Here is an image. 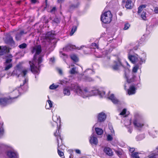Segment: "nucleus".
<instances>
[{
	"mask_svg": "<svg viewBox=\"0 0 158 158\" xmlns=\"http://www.w3.org/2000/svg\"><path fill=\"white\" fill-rule=\"evenodd\" d=\"M19 91L17 90L13 91L12 93L13 97H3L0 98V105L5 106L10 104L13 102V99L17 98L19 96Z\"/></svg>",
	"mask_w": 158,
	"mask_h": 158,
	"instance_id": "nucleus-1",
	"label": "nucleus"
},
{
	"mask_svg": "<svg viewBox=\"0 0 158 158\" xmlns=\"http://www.w3.org/2000/svg\"><path fill=\"white\" fill-rule=\"evenodd\" d=\"M112 14L110 11L108 10L102 13L101 15L100 19L104 23H109L112 21Z\"/></svg>",
	"mask_w": 158,
	"mask_h": 158,
	"instance_id": "nucleus-2",
	"label": "nucleus"
},
{
	"mask_svg": "<svg viewBox=\"0 0 158 158\" xmlns=\"http://www.w3.org/2000/svg\"><path fill=\"white\" fill-rule=\"evenodd\" d=\"M121 67H123V65L121 61V59L118 57L115 60L113 61L111 67L114 70H119Z\"/></svg>",
	"mask_w": 158,
	"mask_h": 158,
	"instance_id": "nucleus-3",
	"label": "nucleus"
},
{
	"mask_svg": "<svg viewBox=\"0 0 158 158\" xmlns=\"http://www.w3.org/2000/svg\"><path fill=\"white\" fill-rule=\"evenodd\" d=\"M133 124L135 127L142 128L144 126L143 119L139 117L135 118L133 121Z\"/></svg>",
	"mask_w": 158,
	"mask_h": 158,
	"instance_id": "nucleus-4",
	"label": "nucleus"
},
{
	"mask_svg": "<svg viewBox=\"0 0 158 158\" xmlns=\"http://www.w3.org/2000/svg\"><path fill=\"white\" fill-rule=\"evenodd\" d=\"M55 128L56 132H54V135L56 138L58 147L60 144V145L63 144L62 139L60 133L59 132V130H58V127L57 129L55 127Z\"/></svg>",
	"mask_w": 158,
	"mask_h": 158,
	"instance_id": "nucleus-5",
	"label": "nucleus"
},
{
	"mask_svg": "<svg viewBox=\"0 0 158 158\" xmlns=\"http://www.w3.org/2000/svg\"><path fill=\"white\" fill-rule=\"evenodd\" d=\"M71 89L73 90L77 94H81L82 90L81 87L77 84H74L71 85L70 87Z\"/></svg>",
	"mask_w": 158,
	"mask_h": 158,
	"instance_id": "nucleus-6",
	"label": "nucleus"
},
{
	"mask_svg": "<svg viewBox=\"0 0 158 158\" xmlns=\"http://www.w3.org/2000/svg\"><path fill=\"white\" fill-rule=\"evenodd\" d=\"M4 41L6 44L10 45H14L15 44L12 37L10 34L7 35L6 36Z\"/></svg>",
	"mask_w": 158,
	"mask_h": 158,
	"instance_id": "nucleus-7",
	"label": "nucleus"
},
{
	"mask_svg": "<svg viewBox=\"0 0 158 158\" xmlns=\"http://www.w3.org/2000/svg\"><path fill=\"white\" fill-rule=\"evenodd\" d=\"M128 58L129 60L133 64H135L138 62L139 57L138 55L137 54L132 55L129 53Z\"/></svg>",
	"mask_w": 158,
	"mask_h": 158,
	"instance_id": "nucleus-8",
	"label": "nucleus"
},
{
	"mask_svg": "<svg viewBox=\"0 0 158 158\" xmlns=\"http://www.w3.org/2000/svg\"><path fill=\"white\" fill-rule=\"evenodd\" d=\"M22 70V66L21 65L18 64L16 66L14 70L13 71L12 74L13 75H15L19 77V75L21 73Z\"/></svg>",
	"mask_w": 158,
	"mask_h": 158,
	"instance_id": "nucleus-9",
	"label": "nucleus"
},
{
	"mask_svg": "<svg viewBox=\"0 0 158 158\" xmlns=\"http://www.w3.org/2000/svg\"><path fill=\"white\" fill-rule=\"evenodd\" d=\"M78 49V50L81 49L80 48H77L75 45H73L71 44H67L63 48L64 50L66 52L72 51L73 49Z\"/></svg>",
	"mask_w": 158,
	"mask_h": 158,
	"instance_id": "nucleus-10",
	"label": "nucleus"
},
{
	"mask_svg": "<svg viewBox=\"0 0 158 158\" xmlns=\"http://www.w3.org/2000/svg\"><path fill=\"white\" fill-rule=\"evenodd\" d=\"M7 155L9 158H19L18 154L16 152L11 150L7 152Z\"/></svg>",
	"mask_w": 158,
	"mask_h": 158,
	"instance_id": "nucleus-11",
	"label": "nucleus"
},
{
	"mask_svg": "<svg viewBox=\"0 0 158 158\" xmlns=\"http://www.w3.org/2000/svg\"><path fill=\"white\" fill-rule=\"evenodd\" d=\"M52 118L53 121L54 123H53L54 126L57 129L58 127V123H60V119L57 115H53Z\"/></svg>",
	"mask_w": 158,
	"mask_h": 158,
	"instance_id": "nucleus-12",
	"label": "nucleus"
},
{
	"mask_svg": "<svg viewBox=\"0 0 158 158\" xmlns=\"http://www.w3.org/2000/svg\"><path fill=\"white\" fill-rule=\"evenodd\" d=\"M106 118V114L102 112L98 114V121L100 123L104 122Z\"/></svg>",
	"mask_w": 158,
	"mask_h": 158,
	"instance_id": "nucleus-13",
	"label": "nucleus"
},
{
	"mask_svg": "<svg viewBox=\"0 0 158 158\" xmlns=\"http://www.w3.org/2000/svg\"><path fill=\"white\" fill-rule=\"evenodd\" d=\"M132 1L131 0H127L126 2L125 0H123L122 3H126L125 5V7L128 9H132L133 5L132 4Z\"/></svg>",
	"mask_w": 158,
	"mask_h": 158,
	"instance_id": "nucleus-14",
	"label": "nucleus"
},
{
	"mask_svg": "<svg viewBox=\"0 0 158 158\" xmlns=\"http://www.w3.org/2000/svg\"><path fill=\"white\" fill-rule=\"evenodd\" d=\"M103 152L106 155L109 156H111L113 155V152L112 150L109 147H105L103 149Z\"/></svg>",
	"mask_w": 158,
	"mask_h": 158,
	"instance_id": "nucleus-15",
	"label": "nucleus"
},
{
	"mask_svg": "<svg viewBox=\"0 0 158 158\" xmlns=\"http://www.w3.org/2000/svg\"><path fill=\"white\" fill-rule=\"evenodd\" d=\"M136 89L134 85H131L127 89V94L129 95L135 94L136 93Z\"/></svg>",
	"mask_w": 158,
	"mask_h": 158,
	"instance_id": "nucleus-16",
	"label": "nucleus"
},
{
	"mask_svg": "<svg viewBox=\"0 0 158 158\" xmlns=\"http://www.w3.org/2000/svg\"><path fill=\"white\" fill-rule=\"evenodd\" d=\"M10 50L7 49V47L6 46L2 47L0 46V56L4 55L6 53H9Z\"/></svg>",
	"mask_w": 158,
	"mask_h": 158,
	"instance_id": "nucleus-17",
	"label": "nucleus"
},
{
	"mask_svg": "<svg viewBox=\"0 0 158 158\" xmlns=\"http://www.w3.org/2000/svg\"><path fill=\"white\" fill-rule=\"evenodd\" d=\"M30 69L31 72L35 74L38 73L39 71V68L37 66H35L33 63H32L30 65Z\"/></svg>",
	"mask_w": 158,
	"mask_h": 158,
	"instance_id": "nucleus-18",
	"label": "nucleus"
},
{
	"mask_svg": "<svg viewBox=\"0 0 158 158\" xmlns=\"http://www.w3.org/2000/svg\"><path fill=\"white\" fill-rule=\"evenodd\" d=\"M89 142L91 144L96 145L98 143V140L97 138L93 135V136L90 137L89 139Z\"/></svg>",
	"mask_w": 158,
	"mask_h": 158,
	"instance_id": "nucleus-19",
	"label": "nucleus"
},
{
	"mask_svg": "<svg viewBox=\"0 0 158 158\" xmlns=\"http://www.w3.org/2000/svg\"><path fill=\"white\" fill-rule=\"evenodd\" d=\"M108 98L114 104H117L119 102L118 100L114 97V94H111L108 97Z\"/></svg>",
	"mask_w": 158,
	"mask_h": 158,
	"instance_id": "nucleus-20",
	"label": "nucleus"
},
{
	"mask_svg": "<svg viewBox=\"0 0 158 158\" xmlns=\"http://www.w3.org/2000/svg\"><path fill=\"white\" fill-rule=\"evenodd\" d=\"M80 2H78L76 4H72L69 7V11L71 12L75 8H78L80 5Z\"/></svg>",
	"mask_w": 158,
	"mask_h": 158,
	"instance_id": "nucleus-21",
	"label": "nucleus"
},
{
	"mask_svg": "<svg viewBox=\"0 0 158 158\" xmlns=\"http://www.w3.org/2000/svg\"><path fill=\"white\" fill-rule=\"evenodd\" d=\"M71 59L74 62H77L79 61V58L77 55L75 54H72L70 56Z\"/></svg>",
	"mask_w": 158,
	"mask_h": 158,
	"instance_id": "nucleus-22",
	"label": "nucleus"
},
{
	"mask_svg": "<svg viewBox=\"0 0 158 158\" xmlns=\"http://www.w3.org/2000/svg\"><path fill=\"white\" fill-rule=\"evenodd\" d=\"M125 76L126 77V78L127 79V82L129 83H131L134 82H135V78L136 77L134 75H133L132 77H131L129 79L126 76V73H125Z\"/></svg>",
	"mask_w": 158,
	"mask_h": 158,
	"instance_id": "nucleus-23",
	"label": "nucleus"
},
{
	"mask_svg": "<svg viewBox=\"0 0 158 158\" xmlns=\"http://www.w3.org/2000/svg\"><path fill=\"white\" fill-rule=\"evenodd\" d=\"M42 52L41 47L40 45H38L36 46V52L35 56L36 55L40 54Z\"/></svg>",
	"mask_w": 158,
	"mask_h": 158,
	"instance_id": "nucleus-24",
	"label": "nucleus"
},
{
	"mask_svg": "<svg viewBox=\"0 0 158 158\" xmlns=\"http://www.w3.org/2000/svg\"><path fill=\"white\" fill-rule=\"evenodd\" d=\"M69 87H66L63 89V93L64 95L69 96L70 94Z\"/></svg>",
	"mask_w": 158,
	"mask_h": 158,
	"instance_id": "nucleus-25",
	"label": "nucleus"
},
{
	"mask_svg": "<svg viewBox=\"0 0 158 158\" xmlns=\"http://www.w3.org/2000/svg\"><path fill=\"white\" fill-rule=\"evenodd\" d=\"M147 5H142L139 6L138 8V11L137 12L138 14L139 15L141 12L143 10V9L146 7Z\"/></svg>",
	"mask_w": 158,
	"mask_h": 158,
	"instance_id": "nucleus-26",
	"label": "nucleus"
},
{
	"mask_svg": "<svg viewBox=\"0 0 158 158\" xmlns=\"http://www.w3.org/2000/svg\"><path fill=\"white\" fill-rule=\"evenodd\" d=\"M77 27L76 26H73L71 31L69 33V35L71 36L73 35L74 33L77 30Z\"/></svg>",
	"mask_w": 158,
	"mask_h": 158,
	"instance_id": "nucleus-27",
	"label": "nucleus"
},
{
	"mask_svg": "<svg viewBox=\"0 0 158 158\" xmlns=\"http://www.w3.org/2000/svg\"><path fill=\"white\" fill-rule=\"evenodd\" d=\"M95 131L96 134L98 135H100L103 134V131L102 130L98 127H95Z\"/></svg>",
	"mask_w": 158,
	"mask_h": 158,
	"instance_id": "nucleus-28",
	"label": "nucleus"
},
{
	"mask_svg": "<svg viewBox=\"0 0 158 158\" xmlns=\"http://www.w3.org/2000/svg\"><path fill=\"white\" fill-rule=\"evenodd\" d=\"M158 154L157 153H152L148 156V158H158Z\"/></svg>",
	"mask_w": 158,
	"mask_h": 158,
	"instance_id": "nucleus-29",
	"label": "nucleus"
},
{
	"mask_svg": "<svg viewBox=\"0 0 158 158\" xmlns=\"http://www.w3.org/2000/svg\"><path fill=\"white\" fill-rule=\"evenodd\" d=\"M139 15H140L142 19L144 20H147L146 13V12L143 11L141 14H140Z\"/></svg>",
	"mask_w": 158,
	"mask_h": 158,
	"instance_id": "nucleus-30",
	"label": "nucleus"
},
{
	"mask_svg": "<svg viewBox=\"0 0 158 158\" xmlns=\"http://www.w3.org/2000/svg\"><path fill=\"white\" fill-rule=\"evenodd\" d=\"M5 65H6V66L4 68V70L5 71H7L9 69L11 68L13 66V64L12 63L6 64Z\"/></svg>",
	"mask_w": 158,
	"mask_h": 158,
	"instance_id": "nucleus-31",
	"label": "nucleus"
},
{
	"mask_svg": "<svg viewBox=\"0 0 158 158\" xmlns=\"http://www.w3.org/2000/svg\"><path fill=\"white\" fill-rule=\"evenodd\" d=\"M61 145H60V144L59 145V146L58 147V145H57V152L59 155L61 157L63 158L62 157L64 156V154L63 152L62 151H60L59 149V148L60 146H61Z\"/></svg>",
	"mask_w": 158,
	"mask_h": 158,
	"instance_id": "nucleus-32",
	"label": "nucleus"
},
{
	"mask_svg": "<svg viewBox=\"0 0 158 158\" xmlns=\"http://www.w3.org/2000/svg\"><path fill=\"white\" fill-rule=\"evenodd\" d=\"M22 35L19 33H17L15 35V40L18 41L20 40L21 39Z\"/></svg>",
	"mask_w": 158,
	"mask_h": 158,
	"instance_id": "nucleus-33",
	"label": "nucleus"
},
{
	"mask_svg": "<svg viewBox=\"0 0 158 158\" xmlns=\"http://www.w3.org/2000/svg\"><path fill=\"white\" fill-rule=\"evenodd\" d=\"M132 156L133 158H139V156L138 153L137 152H134L132 154Z\"/></svg>",
	"mask_w": 158,
	"mask_h": 158,
	"instance_id": "nucleus-34",
	"label": "nucleus"
},
{
	"mask_svg": "<svg viewBox=\"0 0 158 158\" xmlns=\"http://www.w3.org/2000/svg\"><path fill=\"white\" fill-rule=\"evenodd\" d=\"M27 47V44L25 43H23L19 46V48L20 49H24L26 48Z\"/></svg>",
	"mask_w": 158,
	"mask_h": 158,
	"instance_id": "nucleus-35",
	"label": "nucleus"
},
{
	"mask_svg": "<svg viewBox=\"0 0 158 158\" xmlns=\"http://www.w3.org/2000/svg\"><path fill=\"white\" fill-rule=\"evenodd\" d=\"M58 85H55L54 84L51 85L49 86V88L51 89H56Z\"/></svg>",
	"mask_w": 158,
	"mask_h": 158,
	"instance_id": "nucleus-36",
	"label": "nucleus"
},
{
	"mask_svg": "<svg viewBox=\"0 0 158 158\" xmlns=\"http://www.w3.org/2000/svg\"><path fill=\"white\" fill-rule=\"evenodd\" d=\"M12 60L10 58H7L6 59V61L4 63V64L11 63L12 62Z\"/></svg>",
	"mask_w": 158,
	"mask_h": 158,
	"instance_id": "nucleus-37",
	"label": "nucleus"
},
{
	"mask_svg": "<svg viewBox=\"0 0 158 158\" xmlns=\"http://www.w3.org/2000/svg\"><path fill=\"white\" fill-rule=\"evenodd\" d=\"M130 24L128 23H126L125 24L124 27L123 29L124 30H126L128 29L129 27H130Z\"/></svg>",
	"mask_w": 158,
	"mask_h": 158,
	"instance_id": "nucleus-38",
	"label": "nucleus"
},
{
	"mask_svg": "<svg viewBox=\"0 0 158 158\" xmlns=\"http://www.w3.org/2000/svg\"><path fill=\"white\" fill-rule=\"evenodd\" d=\"M43 21L45 23H47L48 22V20L47 19L46 16L44 15L43 17Z\"/></svg>",
	"mask_w": 158,
	"mask_h": 158,
	"instance_id": "nucleus-39",
	"label": "nucleus"
},
{
	"mask_svg": "<svg viewBox=\"0 0 158 158\" xmlns=\"http://www.w3.org/2000/svg\"><path fill=\"white\" fill-rule=\"evenodd\" d=\"M139 69V66L137 65L135 66L132 69V71L134 73L137 72L138 70Z\"/></svg>",
	"mask_w": 158,
	"mask_h": 158,
	"instance_id": "nucleus-40",
	"label": "nucleus"
},
{
	"mask_svg": "<svg viewBox=\"0 0 158 158\" xmlns=\"http://www.w3.org/2000/svg\"><path fill=\"white\" fill-rule=\"evenodd\" d=\"M92 46L93 47L94 49L98 48V45L96 43H93L92 44Z\"/></svg>",
	"mask_w": 158,
	"mask_h": 158,
	"instance_id": "nucleus-41",
	"label": "nucleus"
},
{
	"mask_svg": "<svg viewBox=\"0 0 158 158\" xmlns=\"http://www.w3.org/2000/svg\"><path fill=\"white\" fill-rule=\"evenodd\" d=\"M27 73V69H24L21 71V73H23V76L25 77Z\"/></svg>",
	"mask_w": 158,
	"mask_h": 158,
	"instance_id": "nucleus-42",
	"label": "nucleus"
},
{
	"mask_svg": "<svg viewBox=\"0 0 158 158\" xmlns=\"http://www.w3.org/2000/svg\"><path fill=\"white\" fill-rule=\"evenodd\" d=\"M4 132V130L3 128L2 127H1L0 128V135H2Z\"/></svg>",
	"mask_w": 158,
	"mask_h": 158,
	"instance_id": "nucleus-43",
	"label": "nucleus"
},
{
	"mask_svg": "<svg viewBox=\"0 0 158 158\" xmlns=\"http://www.w3.org/2000/svg\"><path fill=\"white\" fill-rule=\"evenodd\" d=\"M115 153L119 157H120L122 155L121 152L120 151L116 150L115 151Z\"/></svg>",
	"mask_w": 158,
	"mask_h": 158,
	"instance_id": "nucleus-44",
	"label": "nucleus"
},
{
	"mask_svg": "<svg viewBox=\"0 0 158 158\" xmlns=\"http://www.w3.org/2000/svg\"><path fill=\"white\" fill-rule=\"evenodd\" d=\"M76 73V69L75 68H73L70 71V73L71 74H74Z\"/></svg>",
	"mask_w": 158,
	"mask_h": 158,
	"instance_id": "nucleus-45",
	"label": "nucleus"
},
{
	"mask_svg": "<svg viewBox=\"0 0 158 158\" xmlns=\"http://www.w3.org/2000/svg\"><path fill=\"white\" fill-rule=\"evenodd\" d=\"M42 58L41 56H40L38 57V64H39L42 62Z\"/></svg>",
	"mask_w": 158,
	"mask_h": 158,
	"instance_id": "nucleus-46",
	"label": "nucleus"
},
{
	"mask_svg": "<svg viewBox=\"0 0 158 158\" xmlns=\"http://www.w3.org/2000/svg\"><path fill=\"white\" fill-rule=\"evenodd\" d=\"M56 10V7H53L51 10H50V12L51 13H55Z\"/></svg>",
	"mask_w": 158,
	"mask_h": 158,
	"instance_id": "nucleus-47",
	"label": "nucleus"
},
{
	"mask_svg": "<svg viewBox=\"0 0 158 158\" xmlns=\"http://www.w3.org/2000/svg\"><path fill=\"white\" fill-rule=\"evenodd\" d=\"M126 109H124L120 113V115H124L126 113Z\"/></svg>",
	"mask_w": 158,
	"mask_h": 158,
	"instance_id": "nucleus-48",
	"label": "nucleus"
},
{
	"mask_svg": "<svg viewBox=\"0 0 158 158\" xmlns=\"http://www.w3.org/2000/svg\"><path fill=\"white\" fill-rule=\"evenodd\" d=\"M113 139L112 136L110 135H108L107 136V140L108 141H111Z\"/></svg>",
	"mask_w": 158,
	"mask_h": 158,
	"instance_id": "nucleus-49",
	"label": "nucleus"
},
{
	"mask_svg": "<svg viewBox=\"0 0 158 158\" xmlns=\"http://www.w3.org/2000/svg\"><path fill=\"white\" fill-rule=\"evenodd\" d=\"M154 11L155 14H158V7L156 6L154 8Z\"/></svg>",
	"mask_w": 158,
	"mask_h": 158,
	"instance_id": "nucleus-50",
	"label": "nucleus"
},
{
	"mask_svg": "<svg viewBox=\"0 0 158 158\" xmlns=\"http://www.w3.org/2000/svg\"><path fill=\"white\" fill-rule=\"evenodd\" d=\"M48 104L49 105V108H51L52 106V102L50 100L48 101Z\"/></svg>",
	"mask_w": 158,
	"mask_h": 158,
	"instance_id": "nucleus-51",
	"label": "nucleus"
},
{
	"mask_svg": "<svg viewBox=\"0 0 158 158\" xmlns=\"http://www.w3.org/2000/svg\"><path fill=\"white\" fill-rule=\"evenodd\" d=\"M36 46L33 47L32 50H31V52L32 53H34L35 52H36Z\"/></svg>",
	"mask_w": 158,
	"mask_h": 158,
	"instance_id": "nucleus-52",
	"label": "nucleus"
},
{
	"mask_svg": "<svg viewBox=\"0 0 158 158\" xmlns=\"http://www.w3.org/2000/svg\"><path fill=\"white\" fill-rule=\"evenodd\" d=\"M135 149L133 148H130L129 149V151L131 153H133L135 151Z\"/></svg>",
	"mask_w": 158,
	"mask_h": 158,
	"instance_id": "nucleus-53",
	"label": "nucleus"
},
{
	"mask_svg": "<svg viewBox=\"0 0 158 158\" xmlns=\"http://www.w3.org/2000/svg\"><path fill=\"white\" fill-rule=\"evenodd\" d=\"M37 2V0H31V2L32 4H35Z\"/></svg>",
	"mask_w": 158,
	"mask_h": 158,
	"instance_id": "nucleus-54",
	"label": "nucleus"
},
{
	"mask_svg": "<svg viewBox=\"0 0 158 158\" xmlns=\"http://www.w3.org/2000/svg\"><path fill=\"white\" fill-rule=\"evenodd\" d=\"M19 33L22 35L23 34H26L27 32H25L23 30H21Z\"/></svg>",
	"mask_w": 158,
	"mask_h": 158,
	"instance_id": "nucleus-55",
	"label": "nucleus"
},
{
	"mask_svg": "<svg viewBox=\"0 0 158 158\" xmlns=\"http://www.w3.org/2000/svg\"><path fill=\"white\" fill-rule=\"evenodd\" d=\"M27 80L25 78L23 81V85H22L23 86L27 82ZM20 85L21 86V85Z\"/></svg>",
	"mask_w": 158,
	"mask_h": 158,
	"instance_id": "nucleus-56",
	"label": "nucleus"
},
{
	"mask_svg": "<svg viewBox=\"0 0 158 158\" xmlns=\"http://www.w3.org/2000/svg\"><path fill=\"white\" fill-rule=\"evenodd\" d=\"M76 152L78 154H80L81 153V151H80L79 149H76L75 150Z\"/></svg>",
	"mask_w": 158,
	"mask_h": 158,
	"instance_id": "nucleus-57",
	"label": "nucleus"
},
{
	"mask_svg": "<svg viewBox=\"0 0 158 158\" xmlns=\"http://www.w3.org/2000/svg\"><path fill=\"white\" fill-rule=\"evenodd\" d=\"M64 0H57V2L59 3H61L63 2Z\"/></svg>",
	"mask_w": 158,
	"mask_h": 158,
	"instance_id": "nucleus-58",
	"label": "nucleus"
},
{
	"mask_svg": "<svg viewBox=\"0 0 158 158\" xmlns=\"http://www.w3.org/2000/svg\"><path fill=\"white\" fill-rule=\"evenodd\" d=\"M50 60L52 61V62H54L55 59L54 58H51L50 59Z\"/></svg>",
	"mask_w": 158,
	"mask_h": 158,
	"instance_id": "nucleus-59",
	"label": "nucleus"
},
{
	"mask_svg": "<svg viewBox=\"0 0 158 158\" xmlns=\"http://www.w3.org/2000/svg\"><path fill=\"white\" fill-rule=\"evenodd\" d=\"M69 158H73V155L72 154H71L69 156Z\"/></svg>",
	"mask_w": 158,
	"mask_h": 158,
	"instance_id": "nucleus-60",
	"label": "nucleus"
},
{
	"mask_svg": "<svg viewBox=\"0 0 158 158\" xmlns=\"http://www.w3.org/2000/svg\"><path fill=\"white\" fill-rule=\"evenodd\" d=\"M61 54L64 56H67V55L65 53H62Z\"/></svg>",
	"mask_w": 158,
	"mask_h": 158,
	"instance_id": "nucleus-61",
	"label": "nucleus"
},
{
	"mask_svg": "<svg viewBox=\"0 0 158 158\" xmlns=\"http://www.w3.org/2000/svg\"><path fill=\"white\" fill-rule=\"evenodd\" d=\"M47 1L48 0H45V6L46 7H47L48 4H47Z\"/></svg>",
	"mask_w": 158,
	"mask_h": 158,
	"instance_id": "nucleus-62",
	"label": "nucleus"
},
{
	"mask_svg": "<svg viewBox=\"0 0 158 158\" xmlns=\"http://www.w3.org/2000/svg\"><path fill=\"white\" fill-rule=\"evenodd\" d=\"M50 35V32H48V37L50 38H51V36Z\"/></svg>",
	"mask_w": 158,
	"mask_h": 158,
	"instance_id": "nucleus-63",
	"label": "nucleus"
},
{
	"mask_svg": "<svg viewBox=\"0 0 158 158\" xmlns=\"http://www.w3.org/2000/svg\"><path fill=\"white\" fill-rule=\"evenodd\" d=\"M138 48V47H134V49L135 50H137V49Z\"/></svg>",
	"mask_w": 158,
	"mask_h": 158,
	"instance_id": "nucleus-64",
	"label": "nucleus"
}]
</instances>
